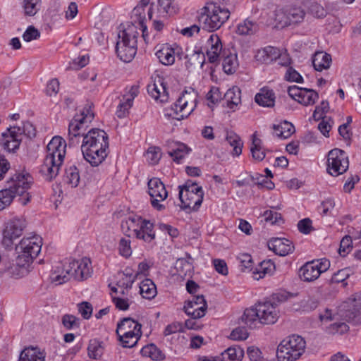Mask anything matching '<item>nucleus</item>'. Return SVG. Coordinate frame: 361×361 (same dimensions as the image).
I'll list each match as a JSON object with an SVG mask.
<instances>
[{
	"label": "nucleus",
	"mask_w": 361,
	"mask_h": 361,
	"mask_svg": "<svg viewBox=\"0 0 361 361\" xmlns=\"http://www.w3.org/2000/svg\"><path fill=\"white\" fill-rule=\"evenodd\" d=\"M107 134L102 130H89L82 141L81 152L84 159L92 166L101 164L106 158L109 149Z\"/></svg>",
	"instance_id": "obj_1"
},
{
	"label": "nucleus",
	"mask_w": 361,
	"mask_h": 361,
	"mask_svg": "<svg viewBox=\"0 0 361 361\" xmlns=\"http://www.w3.org/2000/svg\"><path fill=\"white\" fill-rule=\"evenodd\" d=\"M280 317L277 305L269 301L261 302L247 308L241 316V321L250 328L258 324L270 325L275 324Z\"/></svg>",
	"instance_id": "obj_2"
},
{
	"label": "nucleus",
	"mask_w": 361,
	"mask_h": 361,
	"mask_svg": "<svg viewBox=\"0 0 361 361\" xmlns=\"http://www.w3.org/2000/svg\"><path fill=\"white\" fill-rule=\"evenodd\" d=\"M230 11L216 3H207L198 15V20L204 29L214 32L219 30L229 18Z\"/></svg>",
	"instance_id": "obj_3"
},
{
	"label": "nucleus",
	"mask_w": 361,
	"mask_h": 361,
	"mask_svg": "<svg viewBox=\"0 0 361 361\" xmlns=\"http://www.w3.org/2000/svg\"><path fill=\"white\" fill-rule=\"evenodd\" d=\"M121 228L127 236L136 238L145 243H150L155 238L153 224L140 216H128L123 221Z\"/></svg>",
	"instance_id": "obj_4"
},
{
	"label": "nucleus",
	"mask_w": 361,
	"mask_h": 361,
	"mask_svg": "<svg viewBox=\"0 0 361 361\" xmlns=\"http://www.w3.org/2000/svg\"><path fill=\"white\" fill-rule=\"evenodd\" d=\"M66 142L61 136H54L47 145V179L55 178L59 172L66 154Z\"/></svg>",
	"instance_id": "obj_5"
},
{
	"label": "nucleus",
	"mask_w": 361,
	"mask_h": 361,
	"mask_svg": "<svg viewBox=\"0 0 361 361\" xmlns=\"http://www.w3.org/2000/svg\"><path fill=\"white\" fill-rule=\"evenodd\" d=\"M196 106V95L191 92H183L170 109L164 111L163 117L166 120L181 121L188 117Z\"/></svg>",
	"instance_id": "obj_6"
},
{
	"label": "nucleus",
	"mask_w": 361,
	"mask_h": 361,
	"mask_svg": "<svg viewBox=\"0 0 361 361\" xmlns=\"http://www.w3.org/2000/svg\"><path fill=\"white\" fill-rule=\"evenodd\" d=\"M42 238L34 235L23 238L16 246L17 262L20 266H29L39 253L42 246Z\"/></svg>",
	"instance_id": "obj_7"
},
{
	"label": "nucleus",
	"mask_w": 361,
	"mask_h": 361,
	"mask_svg": "<svg viewBox=\"0 0 361 361\" xmlns=\"http://www.w3.org/2000/svg\"><path fill=\"white\" fill-rule=\"evenodd\" d=\"M305 344V340L300 336L292 335L286 338L278 345V360L295 361L304 353Z\"/></svg>",
	"instance_id": "obj_8"
},
{
	"label": "nucleus",
	"mask_w": 361,
	"mask_h": 361,
	"mask_svg": "<svg viewBox=\"0 0 361 361\" xmlns=\"http://www.w3.org/2000/svg\"><path fill=\"white\" fill-rule=\"evenodd\" d=\"M137 32L130 29L124 30L118 34L116 45L118 57L123 62L131 61L137 53Z\"/></svg>",
	"instance_id": "obj_9"
},
{
	"label": "nucleus",
	"mask_w": 361,
	"mask_h": 361,
	"mask_svg": "<svg viewBox=\"0 0 361 361\" xmlns=\"http://www.w3.org/2000/svg\"><path fill=\"white\" fill-rule=\"evenodd\" d=\"M179 199L183 209H189L197 211L203 200L204 192L201 186L195 183H186L183 186H180Z\"/></svg>",
	"instance_id": "obj_10"
},
{
	"label": "nucleus",
	"mask_w": 361,
	"mask_h": 361,
	"mask_svg": "<svg viewBox=\"0 0 361 361\" xmlns=\"http://www.w3.org/2000/svg\"><path fill=\"white\" fill-rule=\"evenodd\" d=\"M49 264L48 287L54 288L71 281V267L68 264V259L64 260L50 259Z\"/></svg>",
	"instance_id": "obj_11"
},
{
	"label": "nucleus",
	"mask_w": 361,
	"mask_h": 361,
	"mask_svg": "<svg viewBox=\"0 0 361 361\" xmlns=\"http://www.w3.org/2000/svg\"><path fill=\"white\" fill-rule=\"evenodd\" d=\"M349 161L346 153L335 148L328 153L327 171L333 176L344 173L348 169Z\"/></svg>",
	"instance_id": "obj_12"
},
{
	"label": "nucleus",
	"mask_w": 361,
	"mask_h": 361,
	"mask_svg": "<svg viewBox=\"0 0 361 361\" xmlns=\"http://www.w3.org/2000/svg\"><path fill=\"white\" fill-rule=\"evenodd\" d=\"M329 267L330 262L325 258L314 260L305 264L300 269L299 275L304 281H313Z\"/></svg>",
	"instance_id": "obj_13"
},
{
	"label": "nucleus",
	"mask_w": 361,
	"mask_h": 361,
	"mask_svg": "<svg viewBox=\"0 0 361 361\" xmlns=\"http://www.w3.org/2000/svg\"><path fill=\"white\" fill-rule=\"evenodd\" d=\"M148 193L152 207L158 211L164 210L165 205L161 202L166 199L168 192L159 178H153L148 181Z\"/></svg>",
	"instance_id": "obj_14"
},
{
	"label": "nucleus",
	"mask_w": 361,
	"mask_h": 361,
	"mask_svg": "<svg viewBox=\"0 0 361 361\" xmlns=\"http://www.w3.org/2000/svg\"><path fill=\"white\" fill-rule=\"evenodd\" d=\"M68 264L71 267L70 271L71 280L84 281L90 277L92 272V263L89 258L84 257L80 259L73 258L68 259Z\"/></svg>",
	"instance_id": "obj_15"
},
{
	"label": "nucleus",
	"mask_w": 361,
	"mask_h": 361,
	"mask_svg": "<svg viewBox=\"0 0 361 361\" xmlns=\"http://www.w3.org/2000/svg\"><path fill=\"white\" fill-rule=\"evenodd\" d=\"M27 226V222L23 218H15L7 224L4 231L2 243L5 247H10L14 240L19 238Z\"/></svg>",
	"instance_id": "obj_16"
},
{
	"label": "nucleus",
	"mask_w": 361,
	"mask_h": 361,
	"mask_svg": "<svg viewBox=\"0 0 361 361\" xmlns=\"http://www.w3.org/2000/svg\"><path fill=\"white\" fill-rule=\"evenodd\" d=\"M207 309V304L203 295L194 296L192 300L185 302L184 312L192 319L203 317Z\"/></svg>",
	"instance_id": "obj_17"
},
{
	"label": "nucleus",
	"mask_w": 361,
	"mask_h": 361,
	"mask_svg": "<svg viewBox=\"0 0 361 361\" xmlns=\"http://www.w3.org/2000/svg\"><path fill=\"white\" fill-rule=\"evenodd\" d=\"M154 49L159 61L163 65L171 66L174 63L176 54H178L180 48L176 43H165L157 45Z\"/></svg>",
	"instance_id": "obj_18"
},
{
	"label": "nucleus",
	"mask_w": 361,
	"mask_h": 361,
	"mask_svg": "<svg viewBox=\"0 0 361 361\" xmlns=\"http://www.w3.org/2000/svg\"><path fill=\"white\" fill-rule=\"evenodd\" d=\"M32 178L28 173H16L7 181L8 188L13 190L16 195H23L30 188Z\"/></svg>",
	"instance_id": "obj_19"
},
{
	"label": "nucleus",
	"mask_w": 361,
	"mask_h": 361,
	"mask_svg": "<svg viewBox=\"0 0 361 361\" xmlns=\"http://www.w3.org/2000/svg\"><path fill=\"white\" fill-rule=\"evenodd\" d=\"M1 144L8 152H15L22 141V132L19 127H11L2 133Z\"/></svg>",
	"instance_id": "obj_20"
},
{
	"label": "nucleus",
	"mask_w": 361,
	"mask_h": 361,
	"mask_svg": "<svg viewBox=\"0 0 361 361\" xmlns=\"http://www.w3.org/2000/svg\"><path fill=\"white\" fill-rule=\"evenodd\" d=\"M88 125L82 123L81 120H78L75 117L70 122L68 126V142L70 145H78L80 142V138H82L86 133V128Z\"/></svg>",
	"instance_id": "obj_21"
},
{
	"label": "nucleus",
	"mask_w": 361,
	"mask_h": 361,
	"mask_svg": "<svg viewBox=\"0 0 361 361\" xmlns=\"http://www.w3.org/2000/svg\"><path fill=\"white\" fill-rule=\"evenodd\" d=\"M222 50V43L216 34H212L207 41L206 55L210 63L218 61Z\"/></svg>",
	"instance_id": "obj_22"
},
{
	"label": "nucleus",
	"mask_w": 361,
	"mask_h": 361,
	"mask_svg": "<svg viewBox=\"0 0 361 361\" xmlns=\"http://www.w3.org/2000/svg\"><path fill=\"white\" fill-rule=\"evenodd\" d=\"M268 247L269 250L280 256L288 255L294 250L292 242L286 238H272L268 242Z\"/></svg>",
	"instance_id": "obj_23"
},
{
	"label": "nucleus",
	"mask_w": 361,
	"mask_h": 361,
	"mask_svg": "<svg viewBox=\"0 0 361 361\" xmlns=\"http://www.w3.org/2000/svg\"><path fill=\"white\" fill-rule=\"evenodd\" d=\"M281 55V50L272 46H267L258 49L255 55L257 61L261 63L270 64L277 60Z\"/></svg>",
	"instance_id": "obj_24"
},
{
	"label": "nucleus",
	"mask_w": 361,
	"mask_h": 361,
	"mask_svg": "<svg viewBox=\"0 0 361 361\" xmlns=\"http://www.w3.org/2000/svg\"><path fill=\"white\" fill-rule=\"evenodd\" d=\"M293 100L304 106L313 105L319 99L317 92H287Z\"/></svg>",
	"instance_id": "obj_25"
},
{
	"label": "nucleus",
	"mask_w": 361,
	"mask_h": 361,
	"mask_svg": "<svg viewBox=\"0 0 361 361\" xmlns=\"http://www.w3.org/2000/svg\"><path fill=\"white\" fill-rule=\"evenodd\" d=\"M137 96L135 92H125L120 98L116 114L120 118H125L128 114V110L133 106V100Z\"/></svg>",
	"instance_id": "obj_26"
},
{
	"label": "nucleus",
	"mask_w": 361,
	"mask_h": 361,
	"mask_svg": "<svg viewBox=\"0 0 361 361\" xmlns=\"http://www.w3.org/2000/svg\"><path fill=\"white\" fill-rule=\"evenodd\" d=\"M116 333L124 348H132L135 346L142 335L141 327H137L132 331H124Z\"/></svg>",
	"instance_id": "obj_27"
},
{
	"label": "nucleus",
	"mask_w": 361,
	"mask_h": 361,
	"mask_svg": "<svg viewBox=\"0 0 361 361\" xmlns=\"http://www.w3.org/2000/svg\"><path fill=\"white\" fill-rule=\"evenodd\" d=\"M27 266H20L16 258V264H11L7 259H2L0 255V274H7L11 277H20L22 276L21 269Z\"/></svg>",
	"instance_id": "obj_28"
},
{
	"label": "nucleus",
	"mask_w": 361,
	"mask_h": 361,
	"mask_svg": "<svg viewBox=\"0 0 361 361\" xmlns=\"http://www.w3.org/2000/svg\"><path fill=\"white\" fill-rule=\"evenodd\" d=\"M18 361H45V355L38 348L30 346L21 351Z\"/></svg>",
	"instance_id": "obj_29"
},
{
	"label": "nucleus",
	"mask_w": 361,
	"mask_h": 361,
	"mask_svg": "<svg viewBox=\"0 0 361 361\" xmlns=\"http://www.w3.org/2000/svg\"><path fill=\"white\" fill-rule=\"evenodd\" d=\"M94 104L91 101H87L85 104L78 109V113L74 117L81 120L86 124L90 123L94 118Z\"/></svg>",
	"instance_id": "obj_30"
},
{
	"label": "nucleus",
	"mask_w": 361,
	"mask_h": 361,
	"mask_svg": "<svg viewBox=\"0 0 361 361\" xmlns=\"http://www.w3.org/2000/svg\"><path fill=\"white\" fill-rule=\"evenodd\" d=\"M331 61V56L324 51L316 52L312 59L313 66L317 71L328 69Z\"/></svg>",
	"instance_id": "obj_31"
},
{
	"label": "nucleus",
	"mask_w": 361,
	"mask_h": 361,
	"mask_svg": "<svg viewBox=\"0 0 361 361\" xmlns=\"http://www.w3.org/2000/svg\"><path fill=\"white\" fill-rule=\"evenodd\" d=\"M80 181V175L78 169L75 165H71L66 168L64 182L69 187L73 188H76Z\"/></svg>",
	"instance_id": "obj_32"
},
{
	"label": "nucleus",
	"mask_w": 361,
	"mask_h": 361,
	"mask_svg": "<svg viewBox=\"0 0 361 361\" xmlns=\"http://www.w3.org/2000/svg\"><path fill=\"white\" fill-rule=\"evenodd\" d=\"M288 18V6L277 7L274 11V21L276 27L283 28L290 26Z\"/></svg>",
	"instance_id": "obj_33"
},
{
	"label": "nucleus",
	"mask_w": 361,
	"mask_h": 361,
	"mask_svg": "<svg viewBox=\"0 0 361 361\" xmlns=\"http://www.w3.org/2000/svg\"><path fill=\"white\" fill-rule=\"evenodd\" d=\"M104 343L97 339H92L90 341L87 352L88 356L93 360H99L103 355L104 351Z\"/></svg>",
	"instance_id": "obj_34"
},
{
	"label": "nucleus",
	"mask_w": 361,
	"mask_h": 361,
	"mask_svg": "<svg viewBox=\"0 0 361 361\" xmlns=\"http://www.w3.org/2000/svg\"><path fill=\"white\" fill-rule=\"evenodd\" d=\"M295 132L293 125L288 121H283L274 126V135L282 139L289 137Z\"/></svg>",
	"instance_id": "obj_35"
},
{
	"label": "nucleus",
	"mask_w": 361,
	"mask_h": 361,
	"mask_svg": "<svg viewBox=\"0 0 361 361\" xmlns=\"http://www.w3.org/2000/svg\"><path fill=\"white\" fill-rule=\"evenodd\" d=\"M140 293L144 298L151 300L157 295V291L154 282L151 279H146L140 283Z\"/></svg>",
	"instance_id": "obj_36"
},
{
	"label": "nucleus",
	"mask_w": 361,
	"mask_h": 361,
	"mask_svg": "<svg viewBox=\"0 0 361 361\" xmlns=\"http://www.w3.org/2000/svg\"><path fill=\"white\" fill-rule=\"evenodd\" d=\"M169 80L159 75L152 76L146 84V90H159V87L163 90H167Z\"/></svg>",
	"instance_id": "obj_37"
},
{
	"label": "nucleus",
	"mask_w": 361,
	"mask_h": 361,
	"mask_svg": "<svg viewBox=\"0 0 361 361\" xmlns=\"http://www.w3.org/2000/svg\"><path fill=\"white\" fill-rule=\"evenodd\" d=\"M222 67L224 73L228 75L234 73L238 67V61L236 54L224 56L222 61Z\"/></svg>",
	"instance_id": "obj_38"
},
{
	"label": "nucleus",
	"mask_w": 361,
	"mask_h": 361,
	"mask_svg": "<svg viewBox=\"0 0 361 361\" xmlns=\"http://www.w3.org/2000/svg\"><path fill=\"white\" fill-rule=\"evenodd\" d=\"M190 150V148L184 143L177 142L175 147L169 152V154L173 158L174 161L178 164L189 154Z\"/></svg>",
	"instance_id": "obj_39"
},
{
	"label": "nucleus",
	"mask_w": 361,
	"mask_h": 361,
	"mask_svg": "<svg viewBox=\"0 0 361 361\" xmlns=\"http://www.w3.org/2000/svg\"><path fill=\"white\" fill-rule=\"evenodd\" d=\"M262 142L258 138L255 133L252 135V140L250 146V151L252 158L257 161H262L265 157V152L262 147Z\"/></svg>",
	"instance_id": "obj_40"
},
{
	"label": "nucleus",
	"mask_w": 361,
	"mask_h": 361,
	"mask_svg": "<svg viewBox=\"0 0 361 361\" xmlns=\"http://www.w3.org/2000/svg\"><path fill=\"white\" fill-rule=\"evenodd\" d=\"M112 290L116 293V295L111 296L115 307L119 310H127L130 306V301L125 297V290L122 288L118 293L116 288H112Z\"/></svg>",
	"instance_id": "obj_41"
},
{
	"label": "nucleus",
	"mask_w": 361,
	"mask_h": 361,
	"mask_svg": "<svg viewBox=\"0 0 361 361\" xmlns=\"http://www.w3.org/2000/svg\"><path fill=\"white\" fill-rule=\"evenodd\" d=\"M175 268L178 276L182 279H184L186 276H191L192 266V264L185 259H178L176 262Z\"/></svg>",
	"instance_id": "obj_42"
},
{
	"label": "nucleus",
	"mask_w": 361,
	"mask_h": 361,
	"mask_svg": "<svg viewBox=\"0 0 361 361\" xmlns=\"http://www.w3.org/2000/svg\"><path fill=\"white\" fill-rule=\"evenodd\" d=\"M274 269L275 265L271 261H264L259 264L256 271L253 272V277L255 279L259 280L267 274H272Z\"/></svg>",
	"instance_id": "obj_43"
},
{
	"label": "nucleus",
	"mask_w": 361,
	"mask_h": 361,
	"mask_svg": "<svg viewBox=\"0 0 361 361\" xmlns=\"http://www.w3.org/2000/svg\"><path fill=\"white\" fill-rule=\"evenodd\" d=\"M257 104L264 107H271L274 105L275 95L273 92H259L255 97Z\"/></svg>",
	"instance_id": "obj_44"
},
{
	"label": "nucleus",
	"mask_w": 361,
	"mask_h": 361,
	"mask_svg": "<svg viewBox=\"0 0 361 361\" xmlns=\"http://www.w3.org/2000/svg\"><path fill=\"white\" fill-rule=\"evenodd\" d=\"M226 139L228 143L233 147L232 154L234 156L241 154L243 143L240 137L236 133L230 132L227 133Z\"/></svg>",
	"instance_id": "obj_45"
},
{
	"label": "nucleus",
	"mask_w": 361,
	"mask_h": 361,
	"mask_svg": "<svg viewBox=\"0 0 361 361\" xmlns=\"http://www.w3.org/2000/svg\"><path fill=\"white\" fill-rule=\"evenodd\" d=\"M142 356L149 357L153 360H161L164 358V355L154 344H149L144 346L141 350Z\"/></svg>",
	"instance_id": "obj_46"
},
{
	"label": "nucleus",
	"mask_w": 361,
	"mask_h": 361,
	"mask_svg": "<svg viewBox=\"0 0 361 361\" xmlns=\"http://www.w3.org/2000/svg\"><path fill=\"white\" fill-rule=\"evenodd\" d=\"M305 12L300 7L288 6V18L290 19V26L295 25L302 23L305 18Z\"/></svg>",
	"instance_id": "obj_47"
},
{
	"label": "nucleus",
	"mask_w": 361,
	"mask_h": 361,
	"mask_svg": "<svg viewBox=\"0 0 361 361\" xmlns=\"http://www.w3.org/2000/svg\"><path fill=\"white\" fill-rule=\"evenodd\" d=\"M241 92H226L224 99L226 106L234 111L239 104L241 102Z\"/></svg>",
	"instance_id": "obj_48"
},
{
	"label": "nucleus",
	"mask_w": 361,
	"mask_h": 361,
	"mask_svg": "<svg viewBox=\"0 0 361 361\" xmlns=\"http://www.w3.org/2000/svg\"><path fill=\"white\" fill-rule=\"evenodd\" d=\"M221 356L223 360L227 357L231 361H240L244 356V351L238 346H232L226 349Z\"/></svg>",
	"instance_id": "obj_49"
},
{
	"label": "nucleus",
	"mask_w": 361,
	"mask_h": 361,
	"mask_svg": "<svg viewBox=\"0 0 361 361\" xmlns=\"http://www.w3.org/2000/svg\"><path fill=\"white\" fill-rule=\"evenodd\" d=\"M161 157V149L158 147H149L145 153L146 160L151 165H155L158 164Z\"/></svg>",
	"instance_id": "obj_50"
},
{
	"label": "nucleus",
	"mask_w": 361,
	"mask_h": 361,
	"mask_svg": "<svg viewBox=\"0 0 361 361\" xmlns=\"http://www.w3.org/2000/svg\"><path fill=\"white\" fill-rule=\"evenodd\" d=\"M40 7V0H23V8L25 15L35 16Z\"/></svg>",
	"instance_id": "obj_51"
},
{
	"label": "nucleus",
	"mask_w": 361,
	"mask_h": 361,
	"mask_svg": "<svg viewBox=\"0 0 361 361\" xmlns=\"http://www.w3.org/2000/svg\"><path fill=\"white\" fill-rule=\"evenodd\" d=\"M141 324L135 320L126 317L124 318L121 323L118 324L116 332H122L124 331H132L137 327H141Z\"/></svg>",
	"instance_id": "obj_52"
},
{
	"label": "nucleus",
	"mask_w": 361,
	"mask_h": 361,
	"mask_svg": "<svg viewBox=\"0 0 361 361\" xmlns=\"http://www.w3.org/2000/svg\"><path fill=\"white\" fill-rule=\"evenodd\" d=\"M16 195L11 188H6L0 191V211L8 206Z\"/></svg>",
	"instance_id": "obj_53"
},
{
	"label": "nucleus",
	"mask_w": 361,
	"mask_h": 361,
	"mask_svg": "<svg viewBox=\"0 0 361 361\" xmlns=\"http://www.w3.org/2000/svg\"><path fill=\"white\" fill-rule=\"evenodd\" d=\"M61 322L63 326L68 330L78 328L80 326V319L73 314H64Z\"/></svg>",
	"instance_id": "obj_54"
},
{
	"label": "nucleus",
	"mask_w": 361,
	"mask_h": 361,
	"mask_svg": "<svg viewBox=\"0 0 361 361\" xmlns=\"http://www.w3.org/2000/svg\"><path fill=\"white\" fill-rule=\"evenodd\" d=\"M255 23L249 20H245L237 26L236 32L240 35H250L253 32Z\"/></svg>",
	"instance_id": "obj_55"
},
{
	"label": "nucleus",
	"mask_w": 361,
	"mask_h": 361,
	"mask_svg": "<svg viewBox=\"0 0 361 361\" xmlns=\"http://www.w3.org/2000/svg\"><path fill=\"white\" fill-rule=\"evenodd\" d=\"M118 251L121 256L128 258L132 255L130 240L124 238H121L118 243Z\"/></svg>",
	"instance_id": "obj_56"
},
{
	"label": "nucleus",
	"mask_w": 361,
	"mask_h": 361,
	"mask_svg": "<svg viewBox=\"0 0 361 361\" xmlns=\"http://www.w3.org/2000/svg\"><path fill=\"white\" fill-rule=\"evenodd\" d=\"M149 96L157 104L167 103L170 99L169 92H147Z\"/></svg>",
	"instance_id": "obj_57"
},
{
	"label": "nucleus",
	"mask_w": 361,
	"mask_h": 361,
	"mask_svg": "<svg viewBox=\"0 0 361 361\" xmlns=\"http://www.w3.org/2000/svg\"><path fill=\"white\" fill-rule=\"evenodd\" d=\"M78 312L85 319H88L92 314V305L88 302H82L77 305Z\"/></svg>",
	"instance_id": "obj_58"
},
{
	"label": "nucleus",
	"mask_w": 361,
	"mask_h": 361,
	"mask_svg": "<svg viewBox=\"0 0 361 361\" xmlns=\"http://www.w3.org/2000/svg\"><path fill=\"white\" fill-rule=\"evenodd\" d=\"M329 110V102L327 101H322L320 104L315 107L312 116L315 120L323 118L324 115L326 114Z\"/></svg>",
	"instance_id": "obj_59"
},
{
	"label": "nucleus",
	"mask_w": 361,
	"mask_h": 361,
	"mask_svg": "<svg viewBox=\"0 0 361 361\" xmlns=\"http://www.w3.org/2000/svg\"><path fill=\"white\" fill-rule=\"evenodd\" d=\"M40 37V32L35 27L30 25L27 27L23 34V39L25 42H29L35 40Z\"/></svg>",
	"instance_id": "obj_60"
},
{
	"label": "nucleus",
	"mask_w": 361,
	"mask_h": 361,
	"mask_svg": "<svg viewBox=\"0 0 361 361\" xmlns=\"http://www.w3.org/2000/svg\"><path fill=\"white\" fill-rule=\"evenodd\" d=\"M243 271L250 270L253 265L251 256L248 254H242L238 257Z\"/></svg>",
	"instance_id": "obj_61"
},
{
	"label": "nucleus",
	"mask_w": 361,
	"mask_h": 361,
	"mask_svg": "<svg viewBox=\"0 0 361 361\" xmlns=\"http://www.w3.org/2000/svg\"><path fill=\"white\" fill-rule=\"evenodd\" d=\"M207 105L212 110L214 106L221 99V92H207L206 96Z\"/></svg>",
	"instance_id": "obj_62"
},
{
	"label": "nucleus",
	"mask_w": 361,
	"mask_h": 361,
	"mask_svg": "<svg viewBox=\"0 0 361 361\" xmlns=\"http://www.w3.org/2000/svg\"><path fill=\"white\" fill-rule=\"evenodd\" d=\"M285 79L289 82L301 83L303 81L302 75L292 67H288L284 75Z\"/></svg>",
	"instance_id": "obj_63"
},
{
	"label": "nucleus",
	"mask_w": 361,
	"mask_h": 361,
	"mask_svg": "<svg viewBox=\"0 0 361 361\" xmlns=\"http://www.w3.org/2000/svg\"><path fill=\"white\" fill-rule=\"evenodd\" d=\"M327 330L331 334H342L348 331V326L345 322H336L331 324Z\"/></svg>",
	"instance_id": "obj_64"
}]
</instances>
